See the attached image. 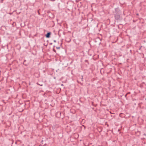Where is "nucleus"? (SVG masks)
I'll list each match as a JSON object with an SVG mask.
<instances>
[{
	"label": "nucleus",
	"mask_w": 146,
	"mask_h": 146,
	"mask_svg": "<svg viewBox=\"0 0 146 146\" xmlns=\"http://www.w3.org/2000/svg\"><path fill=\"white\" fill-rule=\"evenodd\" d=\"M50 33H48L46 35V37L47 38H49L50 37Z\"/></svg>",
	"instance_id": "nucleus-1"
},
{
	"label": "nucleus",
	"mask_w": 146,
	"mask_h": 146,
	"mask_svg": "<svg viewBox=\"0 0 146 146\" xmlns=\"http://www.w3.org/2000/svg\"><path fill=\"white\" fill-rule=\"evenodd\" d=\"M115 18H116V16H115Z\"/></svg>",
	"instance_id": "nucleus-2"
}]
</instances>
